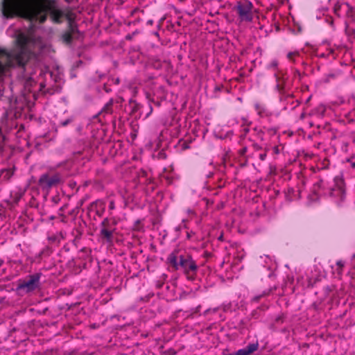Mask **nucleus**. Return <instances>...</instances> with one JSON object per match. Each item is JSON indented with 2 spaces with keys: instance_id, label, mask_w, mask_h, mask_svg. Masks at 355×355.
I'll return each instance as SVG.
<instances>
[{
  "instance_id": "16",
  "label": "nucleus",
  "mask_w": 355,
  "mask_h": 355,
  "mask_svg": "<svg viewBox=\"0 0 355 355\" xmlns=\"http://www.w3.org/2000/svg\"><path fill=\"white\" fill-rule=\"evenodd\" d=\"M9 60V57L3 53V51L0 52V75L3 73V64H6Z\"/></svg>"
},
{
  "instance_id": "8",
  "label": "nucleus",
  "mask_w": 355,
  "mask_h": 355,
  "mask_svg": "<svg viewBox=\"0 0 355 355\" xmlns=\"http://www.w3.org/2000/svg\"><path fill=\"white\" fill-rule=\"evenodd\" d=\"M277 66H278V62L276 60H274L271 62L270 67L272 68L275 71L274 76L275 78V80L277 83L275 87L279 92H282L284 89V81L285 80H284L283 73L279 71H276Z\"/></svg>"
},
{
  "instance_id": "3",
  "label": "nucleus",
  "mask_w": 355,
  "mask_h": 355,
  "mask_svg": "<svg viewBox=\"0 0 355 355\" xmlns=\"http://www.w3.org/2000/svg\"><path fill=\"white\" fill-rule=\"evenodd\" d=\"M16 42L19 46V49L12 52H7L5 50L0 49V52L3 51L9 57V60L6 64L3 66V73L7 68L13 67L15 65L24 66L29 58V52L26 48L29 42V37L24 33H19L16 39Z\"/></svg>"
},
{
  "instance_id": "14",
  "label": "nucleus",
  "mask_w": 355,
  "mask_h": 355,
  "mask_svg": "<svg viewBox=\"0 0 355 355\" xmlns=\"http://www.w3.org/2000/svg\"><path fill=\"white\" fill-rule=\"evenodd\" d=\"M64 17L67 19L68 24L67 27L73 30H76L78 28L77 24L75 22L76 15L73 12L70 10H67L64 12Z\"/></svg>"
},
{
  "instance_id": "49",
  "label": "nucleus",
  "mask_w": 355,
  "mask_h": 355,
  "mask_svg": "<svg viewBox=\"0 0 355 355\" xmlns=\"http://www.w3.org/2000/svg\"><path fill=\"white\" fill-rule=\"evenodd\" d=\"M345 6H346L347 7H349L348 3H345Z\"/></svg>"
},
{
  "instance_id": "1",
  "label": "nucleus",
  "mask_w": 355,
  "mask_h": 355,
  "mask_svg": "<svg viewBox=\"0 0 355 355\" xmlns=\"http://www.w3.org/2000/svg\"><path fill=\"white\" fill-rule=\"evenodd\" d=\"M0 10L6 19L20 17L40 24L46 21L47 13L53 22L60 24L64 12L57 8L54 0H1Z\"/></svg>"
},
{
  "instance_id": "34",
  "label": "nucleus",
  "mask_w": 355,
  "mask_h": 355,
  "mask_svg": "<svg viewBox=\"0 0 355 355\" xmlns=\"http://www.w3.org/2000/svg\"><path fill=\"white\" fill-rule=\"evenodd\" d=\"M272 150H273V152L275 154H278L279 153V148H278V146H274L272 148Z\"/></svg>"
},
{
  "instance_id": "6",
  "label": "nucleus",
  "mask_w": 355,
  "mask_h": 355,
  "mask_svg": "<svg viewBox=\"0 0 355 355\" xmlns=\"http://www.w3.org/2000/svg\"><path fill=\"white\" fill-rule=\"evenodd\" d=\"M42 273L35 272L28 275L24 279L18 281L17 288L19 290L24 291L26 293H31L40 286V278Z\"/></svg>"
},
{
  "instance_id": "9",
  "label": "nucleus",
  "mask_w": 355,
  "mask_h": 355,
  "mask_svg": "<svg viewBox=\"0 0 355 355\" xmlns=\"http://www.w3.org/2000/svg\"><path fill=\"white\" fill-rule=\"evenodd\" d=\"M89 209L94 211L98 216L102 217L105 211V203L101 200H97L90 204Z\"/></svg>"
},
{
  "instance_id": "2",
  "label": "nucleus",
  "mask_w": 355,
  "mask_h": 355,
  "mask_svg": "<svg viewBox=\"0 0 355 355\" xmlns=\"http://www.w3.org/2000/svg\"><path fill=\"white\" fill-rule=\"evenodd\" d=\"M166 263L173 271L181 269L189 280L196 279L198 266L189 254L175 249L168 255Z\"/></svg>"
},
{
  "instance_id": "47",
  "label": "nucleus",
  "mask_w": 355,
  "mask_h": 355,
  "mask_svg": "<svg viewBox=\"0 0 355 355\" xmlns=\"http://www.w3.org/2000/svg\"><path fill=\"white\" fill-rule=\"evenodd\" d=\"M230 355H236V352H235L234 354H230Z\"/></svg>"
},
{
  "instance_id": "40",
  "label": "nucleus",
  "mask_w": 355,
  "mask_h": 355,
  "mask_svg": "<svg viewBox=\"0 0 355 355\" xmlns=\"http://www.w3.org/2000/svg\"><path fill=\"white\" fill-rule=\"evenodd\" d=\"M205 256L206 257H209L211 256V254H210V253H209V252H205Z\"/></svg>"
},
{
  "instance_id": "33",
  "label": "nucleus",
  "mask_w": 355,
  "mask_h": 355,
  "mask_svg": "<svg viewBox=\"0 0 355 355\" xmlns=\"http://www.w3.org/2000/svg\"><path fill=\"white\" fill-rule=\"evenodd\" d=\"M4 141V137L1 132V129L0 128V145Z\"/></svg>"
},
{
  "instance_id": "26",
  "label": "nucleus",
  "mask_w": 355,
  "mask_h": 355,
  "mask_svg": "<svg viewBox=\"0 0 355 355\" xmlns=\"http://www.w3.org/2000/svg\"><path fill=\"white\" fill-rule=\"evenodd\" d=\"M51 200L55 205H58L60 200V198L58 196H55L52 198Z\"/></svg>"
},
{
  "instance_id": "35",
  "label": "nucleus",
  "mask_w": 355,
  "mask_h": 355,
  "mask_svg": "<svg viewBox=\"0 0 355 355\" xmlns=\"http://www.w3.org/2000/svg\"><path fill=\"white\" fill-rule=\"evenodd\" d=\"M147 25L148 26H152L153 24V19H149L146 22Z\"/></svg>"
},
{
  "instance_id": "21",
  "label": "nucleus",
  "mask_w": 355,
  "mask_h": 355,
  "mask_svg": "<svg viewBox=\"0 0 355 355\" xmlns=\"http://www.w3.org/2000/svg\"><path fill=\"white\" fill-rule=\"evenodd\" d=\"M297 55H299V52L298 51L289 52L287 54V58L290 60L294 62V57L297 56Z\"/></svg>"
},
{
  "instance_id": "13",
  "label": "nucleus",
  "mask_w": 355,
  "mask_h": 355,
  "mask_svg": "<svg viewBox=\"0 0 355 355\" xmlns=\"http://www.w3.org/2000/svg\"><path fill=\"white\" fill-rule=\"evenodd\" d=\"M258 349V343H251L246 347L239 349L236 352V355H250Z\"/></svg>"
},
{
  "instance_id": "36",
  "label": "nucleus",
  "mask_w": 355,
  "mask_h": 355,
  "mask_svg": "<svg viewBox=\"0 0 355 355\" xmlns=\"http://www.w3.org/2000/svg\"><path fill=\"white\" fill-rule=\"evenodd\" d=\"M146 98L148 99L149 101H153V100L150 97V94L149 93H146Z\"/></svg>"
},
{
  "instance_id": "23",
  "label": "nucleus",
  "mask_w": 355,
  "mask_h": 355,
  "mask_svg": "<svg viewBox=\"0 0 355 355\" xmlns=\"http://www.w3.org/2000/svg\"><path fill=\"white\" fill-rule=\"evenodd\" d=\"M73 121V118H69L66 120L60 121V125L62 127H65L69 123H71Z\"/></svg>"
},
{
  "instance_id": "18",
  "label": "nucleus",
  "mask_w": 355,
  "mask_h": 355,
  "mask_svg": "<svg viewBox=\"0 0 355 355\" xmlns=\"http://www.w3.org/2000/svg\"><path fill=\"white\" fill-rule=\"evenodd\" d=\"M254 108H255L256 111L257 112V114L260 116H261V117L264 116V115H265V110H264L263 106L261 105L258 103H256L254 104Z\"/></svg>"
},
{
  "instance_id": "37",
  "label": "nucleus",
  "mask_w": 355,
  "mask_h": 355,
  "mask_svg": "<svg viewBox=\"0 0 355 355\" xmlns=\"http://www.w3.org/2000/svg\"><path fill=\"white\" fill-rule=\"evenodd\" d=\"M67 205H63L62 207H61L60 208V211H64V209L67 208Z\"/></svg>"
},
{
  "instance_id": "19",
  "label": "nucleus",
  "mask_w": 355,
  "mask_h": 355,
  "mask_svg": "<svg viewBox=\"0 0 355 355\" xmlns=\"http://www.w3.org/2000/svg\"><path fill=\"white\" fill-rule=\"evenodd\" d=\"M12 174H13V173L10 169H6L2 171V175H3V178L7 180L10 179L11 178V176L12 175Z\"/></svg>"
},
{
  "instance_id": "41",
  "label": "nucleus",
  "mask_w": 355,
  "mask_h": 355,
  "mask_svg": "<svg viewBox=\"0 0 355 355\" xmlns=\"http://www.w3.org/2000/svg\"><path fill=\"white\" fill-rule=\"evenodd\" d=\"M183 148H184V149L188 148H189V146H188L187 144H184Z\"/></svg>"
},
{
  "instance_id": "12",
  "label": "nucleus",
  "mask_w": 355,
  "mask_h": 355,
  "mask_svg": "<svg viewBox=\"0 0 355 355\" xmlns=\"http://www.w3.org/2000/svg\"><path fill=\"white\" fill-rule=\"evenodd\" d=\"M47 239L51 244L59 245L60 241L64 239V235L62 232L49 233Z\"/></svg>"
},
{
  "instance_id": "39",
  "label": "nucleus",
  "mask_w": 355,
  "mask_h": 355,
  "mask_svg": "<svg viewBox=\"0 0 355 355\" xmlns=\"http://www.w3.org/2000/svg\"><path fill=\"white\" fill-rule=\"evenodd\" d=\"M260 297H261V296L255 297L253 299V300H254V302H258Z\"/></svg>"
},
{
  "instance_id": "25",
  "label": "nucleus",
  "mask_w": 355,
  "mask_h": 355,
  "mask_svg": "<svg viewBox=\"0 0 355 355\" xmlns=\"http://www.w3.org/2000/svg\"><path fill=\"white\" fill-rule=\"evenodd\" d=\"M336 265L339 267L340 268V271H338V273H341L342 272V268H343L344 265H345V263L341 261V260H339L336 262Z\"/></svg>"
},
{
  "instance_id": "43",
  "label": "nucleus",
  "mask_w": 355,
  "mask_h": 355,
  "mask_svg": "<svg viewBox=\"0 0 355 355\" xmlns=\"http://www.w3.org/2000/svg\"><path fill=\"white\" fill-rule=\"evenodd\" d=\"M275 27H276V31H278L279 29V27L278 26H275Z\"/></svg>"
},
{
  "instance_id": "45",
  "label": "nucleus",
  "mask_w": 355,
  "mask_h": 355,
  "mask_svg": "<svg viewBox=\"0 0 355 355\" xmlns=\"http://www.w3.org/2000/svg\"><path fill=\"white\" fill-rule=\"evenodd\" d=\"M223 310L225 311L227 310V307L225 306H223Z\"/></svg>"
},
{
  "instance_id": "20",
  "label": "nucleus",
  "mask_w": 355,
  "mask_h": 355,
  "mask_svg": "<svg viewBox=\"0 0 355 355\" xmlns=\"http://www.w3.org/2000/svg\"><path fill=\"white\" fill-rule=\"evenodd\" d=\"M167 277V275L166 274H163L161 277L162 278V280H159L157 281V284H156V286L157 288H161L163 285H164V281L166 279V278Z\"/></svg>"
},
{
  "instance_id": "17",
  "label": "nucleus",
  "mask_w": 355,
  "mask_h": 355,
  "mask_svg": "<svg viewBox=\"0 0 355 355\" xmlns=\"http://www.w3.org/2000/svg\"><path fill=\"white\" fill-rule=\"evenodd\" d=\"M130 104L132 107V113L137 112L138 111H139L141 110V108L142 107V105L140 103H139L133 100H131L130 101Z\"/></svg>"
},
{
  "instance_id": "30",
  "label": "nucleus",
  "mask_w": 355,
  "mask_h": 355,
  "mask_svg": "<svg viewBox=\"0 0 355 355\" xmlns=\"http://www.w3.org/2000/svg\"><path fill=\"white\" fill-rule=\"evenodd\" d=\"M145 183L146 184H153L154 183V180L153 178H146Z\"/></svg>"
},
{
  "instance_id": "11",
  "label": "nucleus",
  "mask_w": 355,
  "mask_h": 355,
  "mask_svg": "<svg viewBox=\"0 0 355 355\" xmlns=\"http://www.w3.org/2000/svg\"><path fill=\"white\" fill-rule=\"evenodd\" d=\"M78 33H79L78 28H76V30H72L67 27V29L62 35V40L63 42L70 44L75 37V35Z\"/></svg>"
},
{
  "instance_id": "42",
  "label": "nucleus",
  "mask_w": 355,
  "mask_h": 355,
  "mask_svg": "<svg viewBox=\"0 0 355 355\" xmlns=\"http://www.w3.org/2000/svg\"><path fill=\"white\" fill-rule=\"evenodd\" d=\"M153 112V107L150 106V113L148 114V116Z\"/></svg>"
},
{
  "instance_id": "22",
  "label": "nucleus",
  "mask_w": 355,
  "mask_h": 355,
  "mask_svg": "<svg viewBox=\"0 0 355 355\" xmlns=\"http://www.w3.org/2000/svg\"><path fill=\"white\" fill-rule=\"evenodd\" d=\"M346 162L349 163L350 166L352 168H355V156H351L350 157L347 158Z\"/></svg>"
},
{
  "instance_id": "48",
  "label": "nucleus",
  "mask_w": 355,
  "mask_h": 355,
  "mask_svg": "<svg viewBox=\"0 0 355 355\" xmlns=\"http://www.w3.org/2000/svg\"><path fill=\"white\" fill-rule=\"evenodd\" d=\"M154 189H155V187H153L151 188V190H152V191H153Z\"/></svg>"
},
{
  "instance_id": "31",
  "label": "nucleus",
  "mask_w": 355,
  "mask_h": 355,
  "mask_svg": "<svg viewBox=\"0 0 355 355\" xmlns=\"http://www.w3.org/2000/svg\"><path fill=\"white\" fill-rule=\"evenodd\" d=\"M115 208L114 202L113 200H111L109 204L110 210H113Z\"/></svg>"
},
{
  "instance_id": "28",
  "label": "nucleus",
  "mask_w": 355,
  "mask_h": 355,
  "mask_svg": "<svg viewBox=\"0 0 355 355\" xmlns=\"http://www.w3.org/2000/svg\"><path fill=\"white\" fill-rule=\"evenodd\" d=\"M136 34V32H134L132 33V34H128L126 36H125V39L127 40H132L133 37Z\"/></svg>"
},
{
  "instance_id": "15",
  "label": "nucleus",
  "mask_w": 355,
  "mask_h": 355,
  "mask_svg": "<svg viewBox=\"0 0 355 355\" xmlns=\"http://www.w3.org/2000/svg\"><path fill=\"white\" fill-rule=\"evenodd\" d=\"M114 101L112 98H110L108 102L104 105V107L101 109V112L98 114H110L112 113V106H113Z\"/></svg>"
},
{
  "instance_id": "44",
  "label": "nucleus",
  "mask_w": 355,
  "mask_h": 355,
  "mask_svg": "<svg viewBox=\"0 0 355 355\" xmlns=\"http://www.w3.org/2000/svg\"><path fill=\"white\" fill-rule=\"evenodd\" d=\"M40 87H41V88H42V87H44V85L43 83H40Z\"/></svg>"
},
{
  "instance_id": "27",
  "label": "nucleus",
  "mask_w": 355,
  "mask_h": 355,
  "mask_svg": "<svg viewBox=\"0 0 355 355\" xmlns=\"http://www.w3.org/2000/svg\"><path fill=\"white\" fill-rule=\"evenodd\" d=\"M218 309H219V308H218V307H217V308H214V309H207V310H206V311H205V314H207V313H209V312L216 313V312H217V311H218Z\"/></svg>"
},
{
  "instance_id": "32",
  "label": "nucleus",
  "mask_w": 355,
  "mask_h": 355,
  "mask_svg": "<svg viewBox=\"0 0 355 355\" xmlns=\"http://www.w3.org/2000/svg\"><path fill=\"white\" fill-rule=\"evenodd\" d=\"M247 151V148H242L241 150H239V154L241 155H244L245 153H246Z\"/></svg>"
},
{
  "instance_id": "24",
  "label": "nucleus",
  "mask_w": 355,
  "mask_h": 355,
  "mask_svg": "<svg viewBox=\"0 0 355 355\" xmlns=\"http://www.w3.org/2000/svg\"><path fill=\"white\" fill-rule=\"evenodd\" d=\"M162 178L166 180L167 184H171L173 181V177L166 175H163Z\"/></svg>"
},
{
  "instance_id": "38",
  "label": "nucleus",
  "mask_w": 355,
  "mask_h": 355,
  "mask_svg": "<svg viewBox=\"0 0 355 355\" xmlns=\"http://www.w3.org/2000/svg\"><path fill=\"white\" fill-rule=\"evenodd\" d=\"M266 156V154H260L259 157L261 160L264 159V157Z\"/></svg>"
},
{
  "instance_id": "10",
  "label": "nucleus",
  "mask_w": 355,
  "mask_h": 355,
  "mask_svg": "<svg viewBox=\"0 0 355 355\" xmlns=\"http://www.w3.org/2000/svg\"><path fill=\"white\" fill-rule=\"evenodd\" d=\"M330 196L335 198L337 202H340L345 198V189L340 186H336L331 189Z\"/></svg>"
},
{
  "instance_id": "5",
  "label": "nucleus",
  "mask_w": 355,
  "mask_h": 355,
  "mask_svg": "<svg viewBox=\"0 0 355 355\" xmlns=\"http://www.w3.org/2000/svg\"><path fill=\"white\" fill-rule=\"evenodd\" d=\"M253 5L248 0H241L236 3L234 10L238 15L240 22H250L253 18Z\"/></svg>"
},
{
  "instance_id": "4",
  "label": "nucleus",
  "mask_w": 355,
  "mask_h": 355,
  "mask_svg": "<svg viewBox=\"0 0 355 355\" xmlns=\"http://www.w3.org/2000/svg\"><path fill=\"white\" fill-rule=\"evenodd\" d=\"M61 181V176L59 173H46L40 175L38 180V186L48 195L50 190L60 184Z\"/></svg>"
},
{
  "instance_id": "7",
  "label": "nucleus",
  "mask_w": 355,
  "mask_h": 355,
  "mask_svg": "<svg viewBox=\"0 0 355 355\" xmlns=\"http://www.w3.org/2000/svg\"><path fill=\"white\" fill-rule=\"evenodd\" d=\"M116 220L113 218H105L101 223L100 236L107 242L111 243L116 230Z\"/></svg>"
},
{
  "instance_id": "46",
  "label": "nucleus",
  "mask_w": 355,
  "mask_h": 355,
  "mask_svg": "<svg viewBox=\"0 0 355 355\" xmlns=\"http://www.w3.org/2000/svg\"><path fill=\"white\" fill-rule=\"evenodd\" d=\"M77 232H78V235H79V236H80V235H81V233H80L78 230H77Z\"/></svg>"
},
{
  "instance_id": "29",
  "label": "nucleus",
  "mask_w": 355,
  "mask_h": 355,
  "mask_svg": "<svg viewBox=\"0 0 355 355\" xmlns=\"http://www.w3.org/2000/svg\"><path fill=\"white\" fill-rule=\"evenodd\" d=\"M139 178H147V172L142 170L141 171V172L139 173Z\"/></svg>"
}]
</instances>
